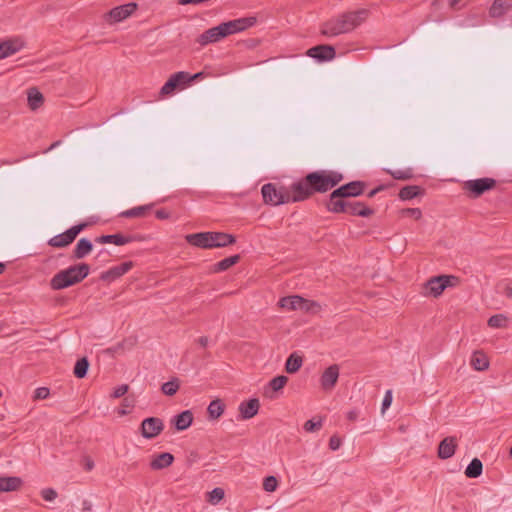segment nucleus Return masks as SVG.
I'll return each mask as SVG.
<instances>
[{
	"instance_id": "nucleus-15",
	"label": "nucleus",
	"mask_w": 512,
	"mask_h": 512,
	"mask_svg": "<svg viewBox=\"0 0 512 512\" xmlns=\"http://www.w3.org/2000/svg\"><path fill=\"white\" fill-rule=\"evenodd\" d=\"M132 267V261L123 262L117 266L111 267L105 272H102L100 279L103 281L112 282L126 274L128 271L132 269Z\"/></svg>"
},
{
	"instance_id": "nucleus-64",
	"label": "nucleus",
	"mask_w": 512,
	"mask_h": 512,
	"mask_svg": "<svg viewBox=\"0 0 512 512\" xmlns=\"http://www.w3.org/2000/svg\"><path fill=\"white\" fill-rule=\"evenodd\" d=\"M94 464L92 461H89L87 464H86V469L87 470H91L93 468Z\"/></svg>"
},
{
	"instance_id": "nucleus-32",
	"label": "nucleus",
	"mask_w": 512,
	"mask_h": 512,
	"mask_svg": "<svg viewBox=\"0 0 512 512\" xmlns=\"http://www.w3.org/2000/svg\"><path fill=\"white\" fill-rule=\"evenodd\" d=\"M240 260V255H233L222 259L212 266V272L219 273L228 270L233 265L237 264Z\"/></svg>"
},
{
	"instance_id": "nucleus-38",
	"label": "nucleus",
	"mask_w": 512,
	"mask_h": 512,
	"mask_svg": "<svg viewBox=\"0 0 512 512\" xmlns=\"http://www.w3.org/2000/svg\"><path fill=\"white\" fill-rule=\"evenodd\" d=\"M302 363V357L297 355L296 353H292L286 360L285 370L291 374L295 373L301 368Z\"/></svg>"
},
{
	"instance_id": "nucleus-51",
	"label": "nucleus",
	"mask_w": 512,
	"mask_h": 512,
	"mask_svg": "<svg viewBox=\"0 0 512 512\" xmlns=\"http://www.w3.org/2000/svg\"><path fill=\"white\" fill-rule=\"evenodd\" d=\"M50 391L47 387H39L35 390L34 399L43 400L48 398Z\"/></svg>"
},
{
	"instance_id": "nucleus-30",
	"label": "nucleus",
	"mask_w": 512,
	"mask_h": 512,
	"mask_svg": "<svg viewBox=\"0 0 512 512\" xmlns=\"http://www.w3.org/2000/svg\"><path fill=\"white\" fill-rule=\"evenodd\" d=\"M21 484L22 480L19 477H0V492L16 491Z\"/></svg>"
},
{
	"instance_id": "nucleus-8",
	"label": "nucleus",
	"mask_w": 512,
	"mask_h": 512,
	"mask_svg": "<svg viewBox=\"0 0 512 512\" xmlns=\"http://www.w3.org/2000/svg\"><path fill=\"white\" fill-rule=\"evenodd\" d=\"M257 22L256 17H242L220 24L224 37L245 31L254 26Z\"/></svg>"
},
{
	"instance_id": "nucleus-7",
	"label": "nucleus",
	"mask_w": 512,
	"mask_h": 512,
	"mask_svg": "<svg viewBox=\"0 0 512 512\" xmlns=\"http://www.w3.org/2000/svg\"><path fill=\"white\" fill-rule=\"evenodd\" d=\"M86 227L85 223L72 226L65 232L58 234L48 240V245L55 248H64L71 244L78 234Z\"/></svg>"
},
{
	"instance_id": "nucleus-41",
	"label": "nucleus",
	"mask_w": 512,
	"mask_h": 512,
	"mask_svg": "<svg viewBox=\"0 0 512 512\" xmlns=\"http://www.w3.org/2000/svg\"><path fill=\"white\" fill-rule=\"evenodd\" d=\"M288 382V377L279 375L271 379L268 383V388L273 392L281 390Z\"/></svg>"
},
{
	"instance_id": "nucleus-9",
	"label": "nucleus",
	"mask_w": 512,
	"mask_h": 512,
	"mask_svg": "<svg viewBox=\"0 0 512 512\" xmlns=\"http://www.w3.org/2000/svg\"><path fill=\"white\" fill-rule=\"evenodd\" d=\"M188 83H190V74L188 72L180 71L174 73L160 89V96H169L173 94L177 88L185 87Z\"/></svg>"
},
{
	"instance_id": "nucleus-49",
	"label": "nucleus",
	"mask_w": 512,
	"mask_h": 512,
	"mask_svg": "<svg viewBox=\"0 0 512 512\" xmlns=\"http://www.w3.org/2000/svg\"><path fill=\"white\" fill-rule=\"evenodd\" d=\"M128 390L129 386L127 384L119 385L114 389L113 393L111 394V397L115 399L120 398L124 396L128 392Z\"/></svg>"
},
{
	"instance_id": "nucleus-24",
	"label": "nucleus",
	"mask_w": 512,
	"mask_h": 512,
	"mask_svg": "<svg viewBox=\"0 0 512 512\" xmlns=\"http://www.w3.org/2000/svg\"><path fill=\"white\" fill-rule=\"evenodd\" d=\"M211 235V244H213V248L227 247L236 242V238L232 234L211 231Z\"/></svg>"
},
{
	"instance_id": "nucleus-13",
	"label": "nucleus",
	"mask_w": 512,
	"mask_h": 512,
	"mask_svg": "<svg viewBox=\"0 0 512 512\" xmlns=\"http://www.w3.org/2000/svg\"><path fill=\"white\" fill-rule=\"evenodd\" d=\"M25 43L20 37H13L0 42V59L7 58L19 52Z\"/></svg>"
},
{
	"instance_id": "nucleus-3",
	"label": "nucleus",
	"mask_w": 512,
	"mask_h": 512,
	"mask_svg": "<svg viewBox=\"0 0 512 512\" xmlns=\"http://www.w3.org/2000/svg\"><path fill=\"white\" fill-rule=\"evenodd\" d=\"M90 272L86 263H79L57 272L50 280V287L53 290H62L76 285L84 280Z\"/></svg>"
},
{
	"instance_id": "nucleus-50",
	"label": "nucleus",
	"mask_w": 512,
	"mask_h": 512,
	"mask_svg": "<svg viewBox=\"0 0 512 512\" xmlns=\"http://www.w3.org/2000/svg\"><path fill=\"white\" fill-rule=\"evenodd\" d=\"M121 405H122V408L119 409L118 414L121 415V416H124V415H126L128 413L126 408H132L134 406V400L130 399L129 397H126V398L123 399Z\"/></svg>"
},
{
	"instance_id": "nucleus-5",
	"label": "nucleus",
	"mask_w": 512,
	"mask_h": 512,
	"mask_svg": "<svg viewBox=\"0 0 512 512\" xmlns=\"http://www.w3.org/2000/svg\"><path fill=\"white\" fill-rule=\"evenodd\" d=\"M459 279L453 275H438L429 278L423 285L421 295L425 297L438 298L448 287H454L458 284Z\"/></svg>"
},
{
	"instance_id": "nucleus-58",
	"label": "nucleus",
	"mask_w": 512,
	"mask_h": 512,
	"mask_svg": "<svg viewBox=\"0 0 512 512\" xmlns=\"http://www.w3.org/2000/svg\"><path fill=\"white\" fill-rule=\"evenodd\" d=\"M385 189V185H379L378 187L372 189L368 194L367 196L369 198H372L374 197L377 193H379L380 191H383Z\"/></svg>"
},
{
	"instance_id": "nucleus-10",
	"label": "nucleus",
	"mask_w": 512,
	"mask_h": 512,
	"mask_svg": "<svg viewBox=\"0 0 512 512\" xmlns=\"http://www.w3.org/2000/svg\"><path fill=\"white\" fill-rule=\"evenodd\" d=\"M164 430V422L158 417L145 418L140 425V433L145 439H153Z\"/></svg>"
},
{
	"instance_id": "nucleus-1",
	"label": "nucleus",
	"mask_w": 512,
	"mask_h": 512,
	"mask_svg": "<svg viewBox=\"0 0 512 512\" xmlns=\"http://www.w3.org/2000/svg\"><path fill=\"white\" fill-rule=\"evenodd\" d=\"M343 180L342 173L334 170H317L308 173L299 181L293 183V189L297 192L296 199L305 201L315 193H325L336 187Z\"/></svg>"
},
{
	"instance_id": "nucleus-48",
	"label": "nucleus",
	"mask_w": 512,
	"mask_h": 512,
	"mask_svg": "<svg viewBox=\"0 0 512 512\" xmlns=\"http://www.w3.org/2000/svg\"><path fill=\"white\" fill-rule=\"evenodd\" d=\"M403 216L414 217L416 220L420 219L422 212L419 208H405L401 211Z\"/></svg>"
},
{
	"instance_id": "nucleus-6",
	"label": "nucleus",
	"mask_w": 512,
	"mask_h": 512,
	"mask_svg": "<svg viewBox=\"0 0 512 512\" xmlns=\"http://www.w3.org/2000/svg\"><path fill=\"white\" fill-rule=\"evenodd\" d=\"M496 180L489 177L479 178L475 180H467L463 183V190L470 198H479L485 192L496 187Z\"/></svg>"
},
{
	"instance_id": "nucleus-52",
	"label": "nucleus",
	"mask_w": 512,
	"mask_h": 512,
	"mask_svg": "<svg viewBox=\"0 0 512 512\" xmlns=\"http://www.w3.org/2000/svg\"><path fill=\"white\" fill-rule=\"evenodd\" d=\"M318 307H319V305L316 302L310 301V300L304 298V303L300 305L299 310L304 311V312H310L314 308H318Z\"/></svg>"
},
{
	"instance_id": "nucleus-16",
	"label": "nucleus",
	"mask_w": 512,
	"mask_h": 512,
	"mask_svg": "<svg viewBox=\"0 0 512 512\" xmlns=\"http://www.w3.org/2000/svg\"><path fill=\"white\" fill-rule=\"evenodd\" d=\"M187 243L192 246L202 248V249H212L213 244H211V231L208 232H199L188 234L185 236Z\"/></svg>"
},
{
	"instance_id": "nucleus-60",
	"label": "nucleus",
	"mask_w": 512,
	"mask_h": 512,
	"mask_svg": "<svg viewBox=\"0 0 512 512\" xmlns=\"http://www.w3.org/2000/svg\"><path fill=\"white\" fill-rule=\"evenodd\" d=\"M197 342L199 343V345H200L201 347H206V346L208 345L209 340H208V337H206V336H201V337H199V338L197 339Z\"/></svg>"
},
{
	"instance_id": "nucleus-47",
	"label": "nucleus",
	"mask_w": 512,
	"mask_h": 512,
	"mask_svg": "<svg viewBox=\"0 0 512 512\" xmlns=\"http://www.w3.org/2000/svg\"><path fill=\"white\" fill-rule=\"evenodd\" d=\"M322 427V421L318 420L315 422L314 420H308L304 424V430L306 432H315L317 430H320Z\"/></svg>"
},
{
	"instance_id": "nucleus-43",
	"label": "nucleus",
	"mask_w": 512,
	"mask_h": 512,
	"mask_svg": "<svg viewBox=\"0 0 512 512\" xmlns=\"http://www.w3.org/2000/svg\"><path fill=\"white\" fill-rule=\"evenodd\" d=\"M179 389V381L177 378L165 382L161 386V391L168 396H173Z\"/></svg>"
},
{
	"instance_id": "nucleus-12",
	"label": "nucleus",
	"mask_w": 512,
	"mask_h": 512,
	"mask_svg": "<svg viewBox=\"0 0 512 512\" xmlns=\"http://www.w3.org/2000/svg\"><path fill=\"white\" fill-rule=\"evenodd\" d=\"M143 239L140 235H123L120 233L111 234V235H102L95 239L96 243L99 244H115L117 246H122L133 241H141Z\"/></svg>"
},
{
	"instance_id": "nucleus-20",
	"label": "nucleus",
	"mask_w": 512,
	"mask_h": 512,
	"mask_svg": "<svg viewBox=\"0 0 512 512\" xmlns=\"http://www.w3.org/2000/svg\"><path fill=\"white\" fill-rule=\"evenodd\" d=\"M224 38L223 31L221 29L220 24L218 26L212 27L206 31H204L198 38V43L202 46H205L209 43L218 42Z\"/></svg>"
},
{
	"instance_id": "nucleus-63",
	"label": "nucleus",
	"mask_w": 512,
	"mask_h": 512,
	"mask_svg": "<svg viewBox=\"0 0 512 512\" xmlns=\"http://www.w3.org/2000/svg\"><path fill=\"white\" fill-rule=\"evenodd\" d=\"M202 76V73H196L194 74L193 76L190 75V82L197 79V78H200Z\"/></svg>"
},
{
	"instance_id": "nucleus-25",
	"label": "nucleus",
	"mask_w": 512,
	"mask_h": 512,
	"mask_svg": "<svg viewBox=\"0 0 512 512\" xmlns=\"http://www.w3.org/2000/svg\"><path fill=\"white\" fill-rule=\"evenodd\" d=\"M334 190L329 195V199L326 203V208L332 213H344L346 211L348 201L343 197H333Z\"/></svg>"
},
{
	"instance_id": "nucleus-56",
	"label": "nucleus",
	"mask_w": 512,
	"mask_h": 512,
	"mask_svg": "<svg viewBox=\"0 0 512 512\" xmlns=\"http://www.w3.org/2000/svg\"><path fill=\"white\" fill-rule=\"evenodd\" d=\"M503 294L508 298H512V286L509 283L504 284Z\"/></svg>"
},
{
	"instance_id": "nucleus-40",
	"label": "nucleus",
	"mask_w": 512,
	"mask_h": 512,
	"mask_svg": "<svg viewBox=\"0 0 512 512\" xmlns=\"http://www.w3.org/2000/svg\"><path fill=\"white\" fill-rule=\"evenodd\" d=\"M89 369V361L86 357L77 360L73 373L76 378L82 379L87 375Z\"/></svg>"
},
{
	"instance_id": "nucleus-21",
	"label": "nucleus",
	"mask_w": 512,
	"mask_h": 512,
	"mask_svg": "<svg viewBox=\"0 0 512 512\" xmlns=\"http://www.w3.org/2000/svg\"><path fill=\"white\" fill-rule=\"evenodd\" d=\"M260 403L257 398L241 402L239 405V412L242 419H251L259 410Z\"/></svg>"
},
{
	"instance_id": "nucleus-14",
	"label": "nucleus",
	"mask_w": 512,
	"mask_h": 512,
	"mask_svg": "<svg viewBox=\"0 0 512 512\" xmlns=\"http://www.w3.org/2000/svg\"><path fill=\"white\" fill-rule=\"evenodd\" d=\"M339 378V367L333 364L325 369L320 378L321 387L325 391H331Z\"/></svg>"
},
{
	"instance_id": "nucleus-34",
	"label": "nucleus",
	"mask_w": 512,
	"mask_h": 512,
	"mask_svg": "<svg viewBox=\"0 0 512 512\" xmlns=\"http://www.w3.org/2000/svg\"><path fill=\"white\" fill-rule=\"evenodd\" d=\"M28 105L32 110L38 109L44 102L42 93L35 87L28 90Z\"/></svg>"
},
{
	"instance_id": "nucleus-54",
	"label": "nucleus",
	"mask_w": 512,
	"mask_h": 512,
	"mask_svg": "<svg viewBox=\"0 0 512 512\" xmlns=\"http://www.w3.org/2000/svg\"><path fill=\"white\" fill-rule=\"evenodd\" d=\"M392 403V393L391 391H387L385 396H384V399L382 401V410L384 411L385 409H387Z\"/></svg>"
},
{
	"instance_id": "nucleus-37",
	"label": "nucleus",
	"mask_w": 512,
	"mask_h": 512,
	"mask_svg": "<svg viewBox=\"0 0 512 512\" xmlns=\"http://www.w3.org/2000/svg\"><path fill=\"white\" fill-rule=\"evenodd\" d=\"M483 465L478 458L472 459L469 465L466 467L465 475L468 478H477L482 474Z\"/></svg>"
},
{
	"instance_id": "nucleus-35",
	"label": "nucleus",
	"mask_w": 512,
	"mask_h": 512,
	"mask_svg": "<svg viewBox=\"0 0 512 512\" xmlns=\"http://www.w3.org/2000/svg\"><path fill=\"white\" fill-rule=\"evenodd\" d=\"M423 192L420 186L417 185H408L399 191V198L403 201L411 200Z\"/></svg>"
},
{
	"instance_id": "nucleus-27",
	"label": "nucleus",
	"mask_w": 512,
	"mask_h": 512,
	"mask_svg": "<svg viewBox=\"0 0 512 512\" xmlns=\"http://www.w3.org/2000/svg\"><path fill=\"white\" fill-rule=\"evenodd\" d=\"M511 8L512 0H495L490 7L489 14L493 18H499Z\"/></svg>"
},
{
	"instance_id": "nucleus-11",
	"label": "nucleus",
	"mask_w": 512,
	"mask_h": 512,
	"mask_svg": "<svg viewBox=\"0 0 512 512\" xmlns=\"http://www.w3.org/2000/svg\"><path fill=\"white\" fill-rule=\"evenodd\" d=\"M366 184L363 181H352L334 190L333 197H357L364 193Z\"/></svg>"
},
{
	"instance_id": "nucleus-44",
	"label": "nucleus",
	"mask_w": 512,
	"mask_h": 512,
	"mask_svg": "<svg viewBox=\"0 0 512 512\" xmlns=\"http://www.w3.org/2000/svg\"><path fill=\"white\" fill-rule=\"evenodd\" d=\"M278 487V480L275 476H267L263 480V489L266 492H274Z\"/></svg>"
},
{
	"instance_id": "nucleus-62",
	"label": "nucleus",
	"mask_w": 512,
	"mask_h": 512,
	"mask_svg": "<svg viewBox=\"0 0 512 512\" xmlns=\"http://www.w3.org/2000/svg\"><path fill=\"white\" fill-rule=\"evenodd\" d=\"M61 144V140H58V141H55L53 142L46 150L45 152H49L53 149H55L56 147H58L59 145Z\"/></svg>"
},
{
	"instance_id": "nucleus-22",
	"label": "nucleus",
	"mask_w": 512,
	"mask_h": 512,
	"mask_svg": "<svg viewBox=\"0 0 512 512\" xmlns=\"http://www.w3.org/2000/svg\"><path fill=\"white\" fill-rule=\"evenodd\" d=\"M174 456L169 452H162L153 456L150 461V468L152 470H161L172 465Z\"/></svg>"
},
{
	"instance_id": "nucleus-17",
	"label": "nucleus",
	"mask_w": 512,
	"mask_h": 512,
	"mask_svg": "<svg viewBox=\"0 0 512 512\" xmlns=\"http://www.w3.org/2000/svg\"><path fill=\"white\" fill-rule=\"evenodd\" d=\"M307 55L318 61H330L335 57L336 52L333 46L323 44L310 48Z\"/></svg>"
},
{
	"instance_id": "nucleus-19",
	"label": "nucleus",
	"mask_w": 512,
	"mask_h": 512,
	"mask_svg": "<svg viewBox=\"0 0 512 512\" xmlns=\"http://www.w3.org/2000/svg\"><path fill=\"white\" fill-rule=\"evenodd\" d=\"M136 8L135 3H128L111 9L108 15L113 22H120L129 17Z\"/></svg>"
},
{
	"instance_id": "nucleus-61",
	"label": "nucleus",
	"mask_w": 512,
	"mask_h": 512,
	"mask_svg": "<svg viewBox=\"0 0 512 512\" xmlns=\"http://www.w3.org/2000/svg\"><path fill=\"white\" fill-rule=\"evenodd\" d=\"M82 509L83 511H91L92 510V504L88 500H84L82 503Z\"/></svg>"
},
{
	"instance_id": "nucleus-31",
	"label": "nucleus",
	"mask_w": 512,
	"mask_h": 512,
	"mask_svg": "<svg viewBox=\"0 0 512 512\" xmlns=\"http://www.w3.org/2000/svg\"><path fill=\"white\" fill-rule=\"evenodd\" d=\"M470 364L477 371H484L489 367L488 358L481 351H475L472 354Z\"/></svg>"
},
{
	"instance_id": "nucleus-39",
	"label": "nucleus",
	"mask_w": 512,
	"mask_h": 512,
	"mask_svg": "<svg viewBox=\"0 0 512 512\" xmlns=\"http://www.w3.org/2000/svg\"><path fill=\"white\" fill-rule=\"evenodd\" d=\"M225 405L220 399H216L210 402L207 412L210 419H218L224 412Z\"/></svg>"
},
{
	"instance_id": "nucleus-29",
	"label": "nucleus",
	"mask_w": 512,
	"mask_h": 512,
	"mask_svg": "<svg viewBox=\"0 0 512 512\" xmlns=\"http://www.w3.org/2000/svg\"><path fill=\"white\" fill-rule=\"evenodd\" d=\"M304 303V298L298 295L282 297L279 300V306L287 310H299L301 304Z\"/></svg>"
},
{
	"instance_id": "nucleus-53",
	"label": "nucleus",
	"mask_w": 512,
	"mask_h": 512,
	"mask_svg": "<svg viewBox=\"0 0 512 512\" xmlns=\"http://www.w3.org/2000/svg\"><path fill=\"white\" fill-rule=\"evenodd\" d=\"M341 446V439L337 436H332L329 440V448L333 451L339 449Z\"/></svg>"
},
{
	"instance_id": "nucleus-42",
	"label": "nucleus",
	"mask_w": 512,
	"mask_h": 512,
	"mask_svg": "<svg viewBox=\"0 0 512 512\" xmlns=\"http://www.w3.org/2000/svg\"><path fill=\"white\" fill-rule=\"evenodd\" d=\"M224 495V490L220 487H216L207 493V501L212 505H216L224 498Z\"/></svg>"
},
{
	"instance_id": "nucleus-23",
	"label": "nucleus",
	"mask_w": 512,
	"mask_h": 512,
	"mask_svg": "<svg viewBox=\"0 0 512 512\" xmlns=\"http://www.w3.org/2000/svg\"><path fill=\"white\" fill-rule=\"evenodd\" d=\"M344 213H348L353 216L369 217L373 215L374 211L362 202L348 201L346 211Z\"/></svg>"
},
{
	"instance_id": "nucleus-57",
	"label": "nucleus",
	"mask_w": 512,
	"mask_h": 512,
	"mask_svg": "<svg viewBox=\"0 0 512 512\" xmlns=\"http://www.w3.org/2000/svg\"><path fill=\"white\" fill-rule=\"evenodd\" d=\"M359 416V412L357 410H350L348 413H347V419L349 421H356L357 418Z\"/></svg>"
},
{
	"instance_id": "nucleus-59",
	"label": "nucleus",
	"mask_w": 512,
	"mask_h": 512,
	"mask_svg": "<svg viewBox=\"0 0 512 512\" xmlns=\"http://www.w3.org/2000/svg\"><path fill=\"white\" fill-rule=\"evenodd\" d=\"M462 0H448L449 7L453 10H459L462 6H459V3Z\"/></svg>"
},
{
	"instance_id": "nucleus-28",
	"label": "nucleus",
	"mask_w": 512,
	"mask_h": 512,
	"mask_svg": "<svg viewBox=\"0 0 512 512\" xmlns=\"http://www.w3.org/2000/svg\"><path fill=\"white\" fill-rule=\"evenodd\" d=\"M93 250V244L87 238H81L73 251V257L75 259H83Z\"/></svg>"
},
{
	"instance_id": "nucleus-18",
	"label": "nucleus",
	"mask_w": 512,
	"mask_h": 512,
	"mask_svg": "<svg viewBox=\"0 0 512 512\" xmlns=\"http://www.w3.org/2000/svg\"><path fill=\"white\" fill-rule=\"evenodd\" d=\"M457 448V439L454 436L445 437L438 446V457L440 459L451 458Z\"/></svg>"
},
{
	"instance_id": "nucleus-36",
	"label": "nucleus",
	"mask_w": 512,
	"mask_h": 512,
	"mask_svg": "<svg viewBox=\"0 0 512 512\" xmlns=\"http://www.w3.org/2000/svg\"><path fill=\"white\" fill-rule=\"evenodd\" d=\"M384 171L387 174H389L390 176H392V178L395 180H402V181L410 180L414 176V171L410 167L405 168V169H396V170L385 169Z\"/></svg>"
},
{
	"instance_id": "nucleus-45",
	"label": "nucleus",
	"mask_w": 512,
	"mask_h": 512,
	"mask_svg": "<svg viewBox=\"0 0 512 512\" xmlns=\"http://www.w3.org/2000/svg\"><path fill=\"white\" fill-rule=\"evenodd\" d=\"M506 317L502 314L493 315L488 320V325L492 328H501L504 326Z\"/></svg>"
},
{
	"instance_id": "nucleus-26",
	"label": "nucleus",
	"mask_w": 512,
	"mask_h": 512,
	"mask_svg": "<svg viewBox=\"0 0 512 512\" xmlns=\"http://www.w3.org/2000/svg\"><path fill=\"white\" fill-rule=\"evenodd\" d=\"M172 422L178 431L186 430L193 422V413L190 410H185L176 415Z\"/></svg>"
},
{
	"instance_id": "nucleus-55",
	"label": "nucleus",
	"mask_w": 512,
	"mask_h": 512,
	"mask_svg": "<svg viewBox=\"0 0 512 512\" xmlns=\"http://www.w3.org/2000/svg\"><path fill=\"white\" fill-rule=\"evenodd\" d=\"M155 216H156L157 219L165 220V219H168L170 217V213L166 209H158L155 212Z\"/></svg>"
},
{
	"instance_id": "nucleus-2",
	"label": "nucleus",
	"mask_w": 512,
	"mask_h": 512,
	"mask_svg": "<svg viewBox=\"0 0 512 512\" xmlns=\"http://www.w3.org/2000/svg\"><path fill=\"white\" fill-rule=\"evenodd\" d=\"M366 17L367 10L365 9L343 13L324 22L321 27V34L327 37H335L349 33L358 27Z\"/></svg>"
},
{
	"instance_id": "nucleus-33",
	"label": "nucleus",
	"mask_w": 512,
	"mask_h": 512,
	"mask_svg": "<svg viewBox=\"0 0 512 512\" xmlns=\"http://www.w3.org/2000/svg\"><path fill=\"white\" fill-rule=\"evenodd\" d=\"M153 207V204L133 207L120 213L121 217L125 218H138L144 217Z\"/></svg>"
},
{
	"instance_id": "nucleus-46",
	"label": "nucleus",
	"mask_w": 512,
	"mask_h": 512,
	"mask_svg": "<svg viewBox=\"0 0 512 512\" xmlns=\"http://www.w3.org/2000/svg\"><path fill=\"white\" fill-rule=\"evenodd\" d=\"M41 496L45 501H54L58 494L55 489L53 488H44L41 490Z\"/></svg>"
},
{
	"instance_id": "nucleus-4",
	"label": "nucleus",
	"mask_w": 512,
	"mask_h": 512,
	"mask_svg": "<svg viewBox=\"0 0 512 512\" xmlns=\"http://www.w3.org/2000/svg\"><path fill=\"white\" fill-rule=\"evenodd\" d=\"M261 193L264 203L272 206L300 202V199H296L297 192L293 189V183L288 187L267 183L262 186Z\"/></svg>"
}]
</instances>
